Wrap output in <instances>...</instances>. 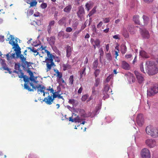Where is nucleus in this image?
Wrapping results in <instances>:
<instances>
[{"mask_svg":"<svg viewBox=\"0 0 158 158\" xmlns=\"http://www.w3.org/2000/svg\"><path fill=\"white\" fill-rule=\"evenodd\" d=\"M114 51L115 52V58L116 59L117 56H118V53L119 52L118 46H116L115 47V50Z\"/></svg>","mask_w":158,"mask_h":158,"instance_id":"nucleus-35","label":"nucleus"},{"mask_svg":"<svg viewBox=\"0 0 158 158\" xmlns=\"http://www.w3.org/2000/svg\"><path fill=\"white\" fill-rule=\"evenodd\" d=\"M98 65V60L97 59L95 60L93 63L94 68L96 69Z\"/></svg>","mask_w":158,"mask_h":158,"instance_id":"nucleus-49","label":"nucleus"},{"mask_svg":"<svg viewBox=\"0 0 158 158\" xmlns=\"http://www.w3.org/2000/svg\"><path fill=\"white\" fill-rule=\"evenodd\" d=\"M132 149L131 147H129L128 148V155L129 158H134V154L133 153V152H131V150Z\"/></svg>","mask_w":158,"mask_h":158,"instance_id":"nucleus-29","label":"nucleus"},{"mask_svg":"<svg viewBox=\"0 0 158 158\" xmlns=\"http://www.w3.org/2000/svg\"><path fill=\"white\" fill-rule=\"evenodd\" d=\"M92 3L91 2H89L85 5L87 11H89L92 7Z\"/></svg>","mask_w":158,"mask_h":158,"instance_id":"nucleus-36","label":"nucleus"},{"mask_svg":"<svg viewBox=\"0 0 158 158\" xmlns=\"http://www.w3.org/2000/svg\"><path fill=\"white\" fill-rule=\"evenodd\" d=\"M140 55L143 57L148 58L149 57L148 55L144 51H141L140 52Z\"/></svg>","mask_w":158,"mask_h":158,"instance_id":"nucleus-31","label":"nucleus"},{"mask_svg":"<svg viewBox=\"0 0 158 158\" xmlns=\"http://www.w3.org/2000/svg\"><path fill=\"white\" fill-rule=\"evenodd\" d=\"M106 57L107 60L109 61L111 60L112 59L111 54L110 53H107L106 55Z\"/></svg>","mask_w":158,"mask_h":158,"instance_id":"nucleus-45","label":"nucleus"},{"mask_svg":"<svg viewBox=\"0 0 158 158\" xmlns=\"http://www.w3.org/2000/svg\"><path fill=\"white\" fill-rule=\"evenodd\" d=\"M99 53H100V54L101 56L103 55L104 53L102 48H101L99 49Z\"/></svg>","mask_w":158,"mask_h":158,"instance_id":"nucleus-61","label":"nucleus"},{"mask_svg":"<svg viewBox=\"0 0 158 158\" xmlns=\"http://www.w3.org/2000/svg\"><path fill=\"white\" fill-rule=\"evenodd\" d=\"M141 71L149 75H153L158 73V70H142Z\"/></svg>","mask_w":158,"mask_h":158,"instance_id":"nucleus-13","label":"nucleus"},{"mask_svg":"<svg viewBox=\"0 0 158 158\" xmlns=\"http://www.w3.org/2000/svg\"><path fill=\"white\" fill-rule=\"evenodd\" d=\"M53 59H54L55 60V61H56L57 62H60V58L58 57H55L54 56V57L53 58Z\"/></svg>","mask_w":158,"mask_h":158,"instance_id":"nucleus-56","label":"nucleus"},{"mask_svg":"<svg viewBox=\"0 0 158 158\" xmlns=\"http://www.w3.org/2000/svg\"><path fill=\"white\" fill-rule=\"evenodd\" d=\"M27 48L28 50V52L34 53V54L35 56H37L40 53V52H38L39 51V48H38V49H36L33 47H27Z\"/></svg>","mask_w":158,"mask_h":158,"instance_id":"nucleus-15","label":"nucleus"},{"mask_svg":"<svg viewBox=\"0 0 158 158\" xmlns=\"http://www.w3.org/2000/svg\"><path fill=\"white\" fill-rule=\"evenodd\" d=\"M113 77V75L111 74L108 77L106 78V82H108L110 79Z\"/></svg>","mask_w":158,"mask_h":158,"instance_id":"nucleus-53","label":"nucleus"},{"mask_svg":"<svg viewBox=\"0 0 158 158\" xmlns=\"http://www.w3.org/2000/svg\"><path fill=\"white\" fill-rule=\"evenodd\" d=\"M28 4H30V7H33L34 6H36L37 4V2L35 1L34 0L33 1H32L31 2H27Z\"/></svg>","mask_w":158,"mask_h":158,"instance_id":"nucleus-40","label":"nucleus"},{"mask_svg":"<svg viewBox=\"0 0 158 158\" xmlns=\"http://www.w3.org/2000/svg\"><path fill=\"white\" fill-rule=\"evenodd\" d=\"M52 27H51V26H50L49 25H48L47 27V30L48 31V33L49 34H50L51 32V31H52Z\"/></svg>","mask_w":158,"mask_h":158,"instance_id":"nucleus-55","label":"nucleus"},{"mask_svg":"<svg viewBox=\"0 0 158 158\" xmlns=\"http://www.w3.org/2000/svg\"><path fill=\"white\" fill-rule=\"evenodd\" d=\"M66 18H63L59 20L58 21V23L60 25H62L64 23H66Z\"/></svg>","mask_w":158,"mask_h":158,"instance_id":"nucleus-38","label":"nucleus"},{"mask_svg":"<svg viewBox=\"0 0 158 158\" xmlns=\"http://www.w3.org/2000/svg\"><path fill=\"white\" fill-rule=\"evenodd\" d=\"M69 121H71L72 122H75V123H79L81 122V119L79 116H77L74 119H73L72 117H70L69 118Z\"/></svg>","mask_w":158,"mask_h":158,"instance_id":"nucleus-21","label":"nucleus"},{"mask_svg":"<svg viewBox=\"0 0 158 158\" xmlns=\"http://www.w3.org/2000/svg\"><path fill=\"white\" fill-rule=\"evenodd\" d=\"M22 66L24 68H27V69H33L32 65H34L33 63H31L30 62H28L27 61H25L24 63L22 64Z\"/></svg>","mask_w":158,"mask_h":158,"instance_id":"nucleus-16","label":"nucleus"},{"mask_svg":"<svg viewBox=\"0 0 158 158\" xmlns=\"http://www.w3.org/2000/svg\"><path fill=\"white\" fill-rule=\"evenodd\" d=\"M121 52L123 54H124L127 51V48L126 45L124 44H122L121 46Z\"/></svg>","mask_w":158,"mask_h":158,"instance_id":"nucleus-27","label":"nucleus"},{"mask_svg":"<svg viewBox=\"0 0 158 158\" xmlns=\"http://www.w3.org/2000/svg\"><path fill=\"white\" fill-rule=\"evenodd\" d=\"M54 71L57 74V76L59 78H61L62 77V73L60 72L58 70H54Z\"/></svg>","mask_w":158,"mask_h":158,"instance_id":"nucleus-42","label":"nucleus"},{"mask_svg":"<svg viewBox=\"0 0 158 158\" xmlns=\"http://www.w3.org/2000/svg\"><path fill=\"white\" fill-rule=\"evenodd\" d=\"M135 27H128V29L131 34H134L135 31Z\"/></svg>","mask_w":158,"mask_h":158,"instance_id":"nucleus-34","label":"nucleus"},{"mask_svg":"<svg viewBox=\"0 0 158 158\" xmlns=\"http://www.w3.org/2000/svg\"><path fill=\"white\" fill-rule=\"evenodd\" d=\"M110 21V19L109 18H106L103 19V21L105 23H107L109 22Z\"/></svg>","mask_w":158,"mask_h":158,"instance_id":"nucleus-62","label":"nucleus"},{"mask_svg":"<svg viewBox=\"0 0 158 158\" xmlns=\"http://www.w3.org/2000/svg\"><path fill=\"white\" fill-rule=\"evenodd\" d=\"M96 7H94L92 10L89 12V14L88 15V16L89 17L91 16L93 14L95 13L96 12Z\"/></svg>","mask_w":158,"mask_h":158,"instance_id":"nucleus-39","label":"nucleus"},{"mask_svg":"<svg viewBox=\"0 0 158 158\" xmlns=\"http://www.w3.org/2000/svg\"><path fill=\"white\" fill-rule=\"evenodd\" d=\"M100 83V79L99 78L96 79L95 80V83L94 86L97 87Z\"/></svg>","mask_w":158,"mask_h":158,"instance_id":"nucleus-47","label":"nucleus"},{"mask_svg":"<svg viewBox=\"0 0 158 158\" xmlns=\"http://www.w3.org/2000/svg\"><path fill=\"white\" fill-rule=\"evenodd\" d=\"M0 66L3 69H9L7 67L5 60L2 59H0Z\"/></svg>","mask_w":158,"mask_h":158,"instance_id":"nucleus-23","label":"nucleus"},{"mask_svg":"<svg viewBox=\"0 0 158 158\" xmlns=\"http://www.w3.org/2000/svg\"><path fill=\"white\" fill-rule=\"evenodd\" d=\"M134 73L136 76L138 82L139 84L143 83L144 82L145 79L141 74L137 70L134 71Z\"/></svg>","mask_w":158,"mask_h":158,"instance_id":"nucleus-10","label":"nucleus"},{"mask_svg":"<svg viewBox=\"0 0 158 158\" xmlns=\"http://www.w3.org/2000/svg\"><path fill=\"white\" fill-rule=\"evenodd\" d=\"M96 87L95 86H93V87L92 88V94L91 96L90 97L91 98L93 99V98L91 97H93V96H94L96 94Z\"/></svg>","mask_w":158,"mask_h":158,"instance_id":"nucleus-44","label":"nucleus"},{"mask_svg":"<svg viewBox=\"0 0 158 158\" xmlns=\"http://www.w3.org/2000/svg\"><path fill=\"white\" fill-rule=\"evenodd\" d=\"M78 24V23L77 21H74L73 22L72 27L75 29L77 28Z\"/></svg>","mask_w":158,"mask_h":158,"instance_id":"nucleus-50","label":"nucleus"},{"mask_svg":"<svg viewBox=\"0 0 158 158\" xmlns=\"http://www.w3.org/2000/svg\"><path fill=\"white\" fill-rule=\"evenodd\" d=\"M158 93V85L155 84L147 90V94L151 96Z\"/></svg>","mask_w":158,"mask_h":158,"instance_id":"nucleus-5","label":"nucleus"},{"mask_svg":"<svg viewBox=\"0 0 158 158\" xmlns=\"http://www.w3.org/2000/svg\"><path fill=\"white\" fill-rule=\"evenodd\" d=\"M140 154L142 158H150L151 156L149 150L146 148H144L141 150Z\"/></svg>","mask_w":158,"mask_h":158,"instance_id":"nucleus-7","label":"nucleus"},{"mask_svg":"<svg viewBox=\"0 0 158 158\" xmlns=\"http://www.w3.org/2000/svg\"><path fill=\"white\" fill-rule=\"evenodd\" d=\"M64 32L63 31H60L58 33V36L60 37L64 36Z\"/></svg>","mask_w":158,"mask_h":158,"instance_id":"nucleus-64","label":"nucleus"},{"mask_svg":"<svg viewBox=\"0 0 158 158\" xmlns=\"http://www.w3.org/2000/svg\"><path fill=\"white\" fill-rule=\"evenodd\" d=\"M55 22L54 20H52L49 22L48 25L52 27L55 24Z\"/></svg>","mask_w":158,"mask_h":158,"instance_id":"nucleus-54","label":"nucleus"},{"mask_svg":"<svg viewBox=\"0 0 158 158\" xmlns=\"http://www.w3.org/2000/svg\"><path fill=\"white\" fill-rule=\"evenodd\" d=\"M47 41L51 46H53L55 42V38L54 37H51L50 38L47 39Z\"/></svg>","mask_w":158,"mask_h":158,"instance_id":"nucleus-25","label":"nucleus"},{"mask_svg":"<svg viewBox=\"0 0 158 158\" xmlns=\"http://www.w3.org/2000/svg\"><path fill=\"white\" fill-rule=\"evenodd\" d=\"M139 16L138 15H135L133 17V20L135 23L137 24H139Z\"/></svg>","mask_w":158,"mask_h":158,"instance_id":"nucleus-26","label":"nucleus"},{"mask_svg":"<svg viewBox=\"0 0 158 158\" xmlns=\"http://www.w3.org/2000/svg\"><path fill=\"white\" fill-rule=\"evenodd\" d=\"M79 73L80 74V79H81L82 78L83 75H85V70H80L79 71Z\"/></svg>","mask_w":158,"mask_h":158,"instance_id":"nucleus-41","label":"nucleus"},{"mask_svg":"<svg viewBox=\"0 0 158 158\" xmlns=\"http://www.w3.org/2000/svg\"><path fill=\"white\" fill-rule=\"evenodd\" d=\"M57 91L55 92L54 91L53 93H52L51 94H52V96L54 99L57 98L59 94V93L61 89L59 86L57 87Z\"/></svg>","mask_w":158,"mask_h":158,"instance_id":"nucleus-20","label":"nucleus"},{"mask_svg":"<svg viewBox=\"0 0 158 158\" xmlns=\"http://www.w3.org/2000/svg\"><path fill=\"white\" fill-rule=\"evenodd\" d=\"M122 68L124 69H127L129 68V64L125 61H123L122 64Z\"/></svg>","mask_w":158,"mask_h":158,"instance_id":"nucleus-30","label":"nucleus"},{"mask_svg":"<svg viewBox=\"0 0 158 158\" xmlns=\"http://www.w3.org/2000/svg\"><path fill=\"white\" fill-rule=\"evenodd\" d=\"M34 12L33 10L32 9L28 10L27 12V16H30L32 15Z\"/></svg>","mask_w":158,"mask_h":158,"instance_id":"nucleus-48","label":"nucleus"},{"mask_svg":"<svg viewBox=\"0 0 158 158\" xmlns=\"http://www.w3.org/2000/svg\"><path fill=\"white\" fill-rule=\"evenodd\" d=\"M146 133L153 138L158 137V128L151 125L148 126L146 128Z\"/></svg>","mask_w":158,"mask_h":158,"instance_id":"nucleus-4","label":"nucleus"},{"mask_svg":"<svg viewBox=\"0 0 158 158\" xmlns=\"http://www.w3.org/2000/svg\"><path fill=\"white\" fill-rule=\"evenodd\" d=\"M46 47H43L41 46V47L39 49V51L41 52L40 53L39 56L40 57H43L44 55H46L45 54L47 53V56L45 57V60L43 61L44 62L46 63L47 67L48 69H51L52 67L53 68L55 65L54 62H53V58L54 56L47 50L45 49Z\"/></svg>","mask_w":158,"mask_h":158,"instance_id":"nucleus-3","label":"nucleus"},{"mask_svg":"<svg viewBox=\"0 0 158 158\" xmlns=\"http://www.w3.org/2000/svg\"><path fill=\"white\" fill-rule=\"evenodd\" d=\"M100 73L99 70H95V71L94 72V74L95 77H97Z\"/></svg>","mask_w":158,"mask_h":158,"instance_id":"nucleus-59","label":"nucleus"},{"mask_svg":"<svg viewBox=\"0 0 158 158\" xmlns=\"http://www.w3.org/2000/svg\"><path fill=\"white\" fill-rule=\"evenodd\" d=\"M21 64L19 63H15V69H19Z\"/></svg>","mask_w":158,"mask_h":158,"instance_id":"nucleus-52","label":"nucleus"},{"mask_svg":"<svg viewBox=\"0 0 158 158\" xmlns=\"http://www.w3.org/2000/svg\"><path fill=\"white\" fill-rule=\"evenodd\" d=\"M63 69H69L71 68V66L68 64L63 65Z\"/></svg>","mask_w":158,"mask_h":158,"instance_id":"nucleus-51","label":"nucleus"},{"mask_svg":"<svg viewBox=\"0 0 158 158\" xmlns=\"http://www.w3.org/2000/svg\"><path fill=\"white\" fill-rule=\"evenodd\" d=\"M72 48L70 46H68L66 49V56L67 57H69L71 55L72 51Z\"/></svg>","mask_w":158,"mask_h":158,"instance_id":"nucleus-28","label":"nucleus"},{"mask_svg":"<svg viewBox=\"0 0 158 158\" xmlns=\"http://www.w3.org/2000/svg\"><path fill=\"white\" fill-rule=\"evenodd\" d=\"M5 55L6 57L7 60L10 62L12 59L15 58V53L11 54L9 53Z\"/></svg>","mask_w":158,"mask_h":158,"instance_id":"nucleus-19","label":"nucleus"},{"mask_svg":"<svg viewBox=\"0 0 158 158\" xmlns=\"http://www.w3.org/2000/svg\"><path fill=\"white\" fill-rule=\"evenodd\" d=\"M7 36L8 37L6 40L9 41V43L13 46L12 48L15 52L17 57L20 59L22 64H23L26 61V59L23 55L21 54V49L19 45L17 44V38H16L15 39L12 35L9 34H8Z\"/></svg>","mask_w":158,"mask_h":158,"instance_id":"nucleus-2","label":"nucleus"},{"mask_svg":"<svg viewBox=\"0 0 158 158\" xmlns=\"http://www.w3.org/2000/svg\"><path fill=\"white\" fill-rule=\"evenodd\" d=\"M110 90V86L108 84H106L104 85L103 89L102 91V93L104 96L103 97V99L105 100L106 99L108 98L109 97L108 93H110V91L109 92Z\"/></svg>","mask_w":158,"mask_h":158,"instance_id":"nucleus-8","label":"nucleus"},{"mask_svg":"<svg viewBox=\"0 0 158 158\" xmlns=\"http://www.w3.org/2000/svg\"><path fill=\"white\" fill-rule=\"evenodd\" d=\"M94 43L96 46H98L100 45V41L98 39H96L94 41Z\"/></svg>","mask_w":158,"mask_h":158,"instance_id":"nucleus-57","label":"nucleus"},{"mask_svg":"<svg viewBox=\"0 0 158 158\" xmlns=\"http://www.w3.org/2000/svg\"><path fill=\"white\" fill-rule=\"evenodd\" d=\"M137 123L139 126H141L143 123V115L141 114H139L137 117Z\"/></svg>","mask_w":158,"mask_h":158,"instance_id":"nucleus-14","label":"nucleus"},{"mask_svg":"<svg viewBox=\"0 0 158 158\" xmlns=\"http://www.w3.org/2000/svg\"><path fill=\"white\" fill-rule=\"evenodd\" d=\"M81 29L76 31H75L73 34V37L72 38V40L73 41H74L76 40L77 36L78 35L79 33L81 32Z\"/></svg>","mask_w":158,"mask_h":158,"instance_id":"nucleus-22","label":"nucleus"},{"mask_svg":"<svg viewBox=\"0 0 158 158\" xmlns=\"http://www.w3.org/2000/svg\"><path fill=\"white\" fill-rule=\"evenodd\" d=\"M71 9V6L70 5L66 6L64 9V11L66 12H69Z\"/></svg>","mask_w":158,"mask_h":158,"instance_id":"nucleus-43","label":"nucleus"},{"mask_svg":"<svg viewBox=\"0 0 158 158\" xmlns=\"http://www.w3.org/2000/svg\"><path fill=\"white\" fill-rule=\"evenodd\" d=\"M27 70V72L29 73V75L30 76V77L24 75L22 70H15L13 71V72L16 73L18 75L19 77L23 78V80L25 82L24 85V87L26 89L30 91H33V89H31L28 85V84H30L32 87L33 89H35V90H37V92L38 93H40V92L43 91L42 90L44 88V87L40 85H39L38 86L35 87V84L39 82V81L37 80L38 76H34L33 73L30 70Z\"/></svg>","mask_w":158,"mask_h":158,"instance_id":"nucleus-1","label":"nucleus"},{"mask_svg":"<svg viewBox=\"0 0 158 158\" xmlns=\"http://www.w3.org/2000/svg\"><path fill=\"white\" fill-rule=\"evenodd\" d=\"M48 95V96L45 98L43 101L44 102L47 104L50 105L53 102L54 99L53 97L52 94H49Z\"/></svg>","mask_w":158,"mask_h":158,"instance_id":"nucleus-11","label":"nucleus"},{"mask_svg":"<svg viewBox=\"0 0 158 158\" xmlns=\"http://www.w3.org/2000/svg\"><path fill=\"white\" fill-rule=\"evenodd\" d=\"M84 14V10L82 7H80L79 9V10L77 12V14L78 17L81 19L83 18V15Z\"/></svg>","mask_w":158,"mask_h":158,"instance_id":"nucleus-18","label":"nucleus"},{"mask_svg":"<svg viewBox=\"0 0 158 158\" xmlns=\"http://www.w3.org/2000/svg\"><path fill=\"white\" fill-rule=\"evenodd\" d=\"M140 31L142 36L145 38H148L149 35L148 31L145 29H140Z\"/></svg>","mask_w":158,"mask_h":158,"instance_id":"nucleus-17","label":"nucleus"},{"mask_svg":"<svg viewBox=\"0 0 158 158\" xmlns=\"http://www.w3.org/2000/svg\"><path fill=\"white\" fill-rule=\"evenodd\" d=\"M68 103L72 104L73 106H75L78 104V101L73 99H69Z\"/></svg>","mask_w":158,"mask_h":158,"instance_id":"nucleus-24","label":"nucleus"},{"mask_svg":"<svg viewBox=\"0 0 158 158\" xmlns=\"http://www.w3.org/2000/svg\"><path fill=\"white\" fill-rule=\"evenodd\" d=\"M69 83L72 85L73 84V75L71 76L69 79Z\"/></svg>","mask_w":158,"mask_h":158,"instance_id":"nucleus-46","label":"nucleus"},{"mask_svg":"<svg viewBox=\"0 0 158 158\" xmlns=\"http://www.w3.org/2000/svg\"><path fill=\"white\" fill-rule=\"evenodd\" d=\"M122 33L124 36L126 38H127L129 36L128 33L126 28H123Z\"/></svg>","mask_w":158,"mask_h":158,"instance_id":"nucleus-32","label":"nucleus"},{"mask_svg":"<svg viewBox=\"0 0 158 158\" xmlns=\"http://www.w3.org/2000/svg\"><path fill=\"white\" fill-rule=\"evenodd\" d=\"M127 78L130 83L134 82L135 81V78L134 75L129 72L126 74Z\"/></svg>","mask_w":158,"mask_h":158,"instance_id":"nucleus-12","label":"nucleus"},{"mask_svg":"<svg viewBox=\"0 0 158 158\" xmlns=\"http://www.w3.org/2000/svg\"><path fill=\"white\" fill-rule=\"evenodd\" d=\"M113 38L115 39H120V36L119 35H114L113 36Z\"/></svg>","mask_w":158,"mask_h":158,"instance_id":"nucleus-63","label":"nucleus"},{"mask_svg":"<svg viewBox=\"0 0 158 158\" xmlns=\"http://www.w3.org/2000/svg\"><path fill=\"white\" fill-rule=\"evenodd\" d=\"M40 6L42 9H45L47 6V5L45 3H42L41 5Z\"/></svg>","mask_w":158,"mask_h":158,"instance_id":"nucleus-58","label":"nucleus"},{"mask_svg":"<svg viewBox=\"0 0 158 158\" xmlns=\"http://www.w3.org/2000/svg\"><path fill=\"white\" fill-rule=\"evenodd\" d=\"M66 31L67 32H70L72 31V29L70 27H67L66 28Z\"/></svg>","mask_w":158,"mask_h":158,"instance_id":"nucleus-60","label":"nucleus"},{"mask_svg":"<svg viewBox=\"0 0 158 158\" xmlns=\"http://www.w3.org/2000/svg\"><path fill=\"white\" fill-rule=\"evenodd\" d=\"M38 83L37 84H35V87H36V86H38L39 85H40L41 86H43L44 87V88L43 89V90H42L43 91H42V92H40V93H38H38L39 94H42V93H43V96H45V94H49V92H44V91L46 90L47 91H50V93H53V92H54V89H53L52 88H51V87L49 86L48 88H47V89H46V88L45 87H44L43 85H41L40 84H38Z\"/></svg>","mask_w":158,"mask_h":158,"instance_id":"nucleus-9","label":"nucleus"},{"mask_svg":"<svg viewBox=\"0 0 158 158\" xmlns=\"http://www.w3.org/2000/svg\"><path fill=\"white\" fill-rule=\"evenodd\" d=\"M145 143L150 148H154L157 145L156 141L153 139H148L145 140Z\"/></svg>","mask_w":158,"mask_h":158,"instance_id":"nucleus-6","label":"nucleus"},{"mask_svg":"<svg viewBox=\"0 0 158 158\" xmlns=\"http://www.w3.org/2000/svg\"><path fill=\"white\" fill-rule=\"evenodd\" d=\"M101 104L100 103L99 105V106H98V109H97V108L96 109L97 111H95V112H94H94L92 114V117L94 115H95L97 114H98V110H100L101 109Z\"/></svg>","mask_w":158,"mask_h":158,"instance_id":"nucleus-33","label":"nucleus"},{"mask_svg":"<svg viewBox=\"0 0 158 158\" xmlns=\"http://www.w3.org/2000/svg\"><path fill=\"white\" fill-rule=\"evenodd\" d=\"M143 18L145 24H147L149 20V18L147 16L144 15L143 16Z\"/></svg>","mask_w":158,"mask_h":158,"instance_id":"nucleus-37","label":"nucleus"}]
</instances>
